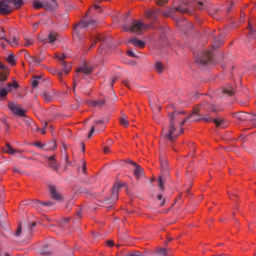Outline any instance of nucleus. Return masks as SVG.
<instances>
[{"label":"nucleus","mask_w":256,"mask_h":256,"mask_svg":"<svg viewBox=\"0 0 256 256\" xmlns=\"http://www.w3.org/2000/svg\"><path fill=\"white\" fill-rule=\"evenodd\" d=\"M223 93L231 96L235 93V87L233 85L229 84L225 88H223Z\"/></svg>","instance_id":"27"},{"label":"nucleus","mask_w":256,"mask_h":256,"mask_svg":"<svg viewBox=\"0 0 256 256\" xmlns=\"http://www.w3.org/2000/svg\"><path fill=\"white\" fill-rule=\"evenodd\" d=\"M160 10L156 9V10H147L146 11V17L148 19H152V21H155V19H157V15H159Z\"/></svg>","instance_id":"21"},{"label":"nucleus","mask_w":256,"mask_h":256,"mask_svg":"<svg viewBox=\"0 0 256 256\" xmlns=\"http://www.w3.org/2000/svg\"><path fill=\"white\" fill-rule=\"evenodd\" d=\"M206 109H210L213 113H217V106L215 104H209L204 103L198 108H195L193 112L186 117L181 123L180 127H183L189 120L195 122V121H205L206 123H214L216 127H221V129H225V119L223 118H216L212 119L211 117L205 116L203 114V111H206Z\"/></svg>","instance_id":"1"},{"label":"nucleus","mask_w":256,"mask_h":256,"mask_svg":"<svg viewBox=\"0 0 256 256\" xmlns=\"http://www.w3.org/2000/svg\"><path fill=\"white\" fill-rule=\"evenodd\" d=\"M177 115H185V112H173L169 115L170 126L165 137L168 141H171V143H173V141L183 133V129H181L180 132H177V128H175V119H177Z\"/></svg>","instance_id":"2"},{"label":"nucleus","mask_w":256,"mask_h":256,"mask_svg":"<svg viewBox=\"0 0 256 256\" xmlns=\"http://www.w3.org/2000/svg\"><path fill=\"white\" fill-rule=\"evenodd\" d=\"M42 41H46V43H49L50 45H54L56 41H59V34L57 32L52 31L48 34L47 39Z\"/></svg>","instance_id":"14"},{"label":"nucleus","mask_w":256,"mask_h":256,"mask_svg":"<svg viewBox=\"0 0 256 256\" xmlns=\"http://www.w3.org/2000/svg\"><path fill=\"white\" fill-rule=\"evenodd\" d=\"M176 11H179L180 13H189V8L187 6H178L176 7Z\"/></svg>","instance_id":"35"},{"label":"nucleus","mask_w":256,"mask_h":256,"mask_svg":"<svg viewBox=\"0 0 256 256\" xmlns=\"http://www.w3.org/2000/svg\"><path fill=\"white\" fill-rule=\"evenodd\" d=\"M103 152H104V153H109V147H104V148H103Z\"/></svg>","instance_id":"62"},{"label":"nucleus","mask_w":256,"mask_h":256,"mask_svg":"<svg viewBox=\"0 0 256 256\" xmlns=\"http://www.w3.org/2000/svg\"><path fill=\"white\" fill-rule=\"evenodd\" d=\"M41 254H42V255H51V249H49V246H45V247L41 250Z\"/></svg>","instance_id":"37"},{"label":"nucleus","mask_w":256,"mask_h":256,"mask_svg":"<svg viewBox=\"0 0 256 256\" xmlns=\"http://www.w3.org/2000/svg\"><path fill=\"white\" fill-rule=\"evenodd\" d=\"M7 61L8 63H10V65H15L17 63V61L15 60V56L13 54H10L7 57Z\"/></svg>","instance_id":"36"},{"label":"nucleus","mask_w":256,"mask_h":256,"mask_svg":"<svg viewBox=\"0 0 256 256\" xmlns=\"http://www.w3.org/2000/svg\"><path fill=\"white\" fill-rule=\"evenodd\" d=\"M249 29H250V35H255V30H253V27L251 24H249Z\"/></svg>","instance_id":"54"},{"label":"nucleus","mask_w":256,"mask_h":256,"mask_svg":"<svg viewBox=\"0 0 256 256\" xmlns=\"http://www.w3.org/2000/svg\"><path fill=\"white\" fill-rule=\"evenodd\" d=\"M127 163H129L130 165H133V167H135V165H137V163L133 162V160H128Z\"/></svg>","instance_id":"60"},{"label":"nucleus","mask_w":256,"mask_h":256,"mask_svg":"<svg viewBox=\"0 0 256 256\" xmlns=\"http://www.w3.org/2000/svg\"><path fill=\"white\" fill-rule=\"evenodd\" d=\"M97 21L90 20V21H81L79 24L75 27V36L79 41H82L83 36H81V33H83V29H87V27H91V25H95Z\"/></svg>","instance_id":"6"},{"label":"nucleus","mask_w":256,"mask_h":256,"mask_svg":"<svg viewBox=\"0 0 256 256\" xmlns=\"http://www.w3.org/2000/svg\"><path fill=\"white\" fill-rule=\"evenodd\" d=\"M101 123H109V119H98V120H95V125H99Z\"/></svg>","instance_id":"43"},{"label":"nucleus","mask_w":256,"mask_h":256,"mask_svg":"<svg viewBox=\"0 0 256 256\" xmlns=\"http://www.w3.org/2000/svg\"><path fill=\"white\" fill-rule=\"evenodd\" d=\"M41 97L46 103H51V101H53V96H51V94H49L48 92H43L41 94Z\"/></svg>","instance_id":"30"},{"label":"nucleus","mask_w":256,"mask_h":256,"mask_svg":"<svg viewBox=\"0 0 256 256\" xmlns=\"http://www.w3.org/2000/svg\"><path fill=\"white\" fill-rule=\"evenodd\" d=\"M55 156L48 157V163H55Z\"/></svg>","instance_id":"48"},{"label":"nucleus","mask_w":256,"mask_h":256,"mask_svg":"<svg viewBox=\"0 0 256 256\" xmlns=\"http://www.w3.org/2000/svg\"><path fill=\"white\" fill-rule=\"evenodd\" d=\"M131 15V13L127 12L124 16V23H127V18H129V16Z\"/></svg>","instance_id":"55"},{"label":"nucleus","mask_w":256,"mask_h":256,"mask_svg":"<svg viewBox=\"0 0 256 256\" xmlns=\"http://www.w3.org/2000/svg\"><path fill=\"white\" fill-rule=\"evenodd\" d=\"M235 118L238 119V121H249L252 127H256V112L253 114L239 112L235 114Z\"/></svg>","instance_id":"9"},{"label":"nucleus","mask_w":256,"mask_h":256,"mask_svg":"<svg viewBox=\"0 0 256 256\" xmlns=\"http://www.w3.org/2000/svg\"><path fill=\"white\" fill-rule=\"evenodd\" d=\"M116 81H117V77L112 78L111 87H113V85H115Z\"/></svg>","instance_id":"57"},{"label":"nucleus","mask_w":256,"mask_h":256,"mask_svg":"<svg viewBox=\"0 0 256 256\" xmlns=\"http://www.w3.org/2000/svg\"><path fill=\"white\" fill-rule=\"evenodd\" d=\"M13 89H19V84L17 81H13V83H7L6 88L5 87H0V100L5 99Z\"/></svg>","instance_id":"10"},{"label":"nucleus","mask_w":256,"mask_h":256,"mask_svg":"<svg viewBox=\"0 0 256 256\" xmlns=\"http://www.w3.org/2000/svg\"><path fill=\"white\" fill-rule=\"evenodd\" d=\"M21 233H23V230L21 229V224H19L15 232V237H21Z\"/></svg>","instance_id":"41"},{"label":"nucleus","mask_w":256,"mask_h":256,"mask_svg":"<svg viewBox=\"0 0 256 256\" xmlns=\"http://www.w3.org/2000/svg\"><path fill=\"white\" fill-rule=\"evenodd\" d=\"M223 45V40H221V37L219 38H214L213 43H212V48L213 49H219Z\"/></svg>","instance_id":"28"},{"label":"nucleus","mask_w":256,"mask_h":256,"mask_svg":"<svg viewBox=\"0 0 256 256\" xmlns=\"http://www.w3.org/2000/svg\"><path fill=\"white\" fill-rule=\"evenodd\" d=\"M86 105H89V107H99V109H103L105 105H107V101L105 99H98V100H86Z\"/></svg>","instance_id":"12"},{"label":"nucleus","mask_w":256,"mask_h":256,"mask_svg":"<svg viewBox=\"0 0 256 256\" xmlns=\"http://www.w3.org/2000/svg\"><path fill=\"white\" fill-rule=\"evenodd\" d=\"M0 69L2 71H7V66L3 65V63L0 62Z\"/></svg>","instance_id":"52"},{"label":"nucleus","mask_w":256,"mask_h":256,"mask_svg":"<svg viewBox=\"0 0 256 256\" xmlns=\"http://www.w3.org/2000/svg\"><path fill=\"white\" fill-rule=\"evenodd\" d=\"M11 3L16 9L23 5V0H4L0 2V14L9 15L13 12V8L9 5Z\"/></svg>","instance_id":"4"},{"label":"nucleus","mask_w":256,"mask_h":256,"mask_svg":"<svg viewBox=\"0 0 256 256\" xmlns=\"http://www.w3.org/2000/svg\"><path fill=\"white\" fill-rule=\"evenodd\" d=\"M29 128L31 129V131H39V127H37V124H35V122H32Z\"/></svg>","instance_id":"42"},{"label":"nucleus","mask_w":256,"mask_h":256,"mask_svg":"<svg viewBox=\"0 0 256 256\" xmlns=\"http://www.w3.org/2000/svg\"><path fill=\"white\" fill-rule=\"evenodd\" d=\"M93 133H95V126L91 127L90 132L88 134V139H91L93 137Z\"/></svg>","instance_id":"45"},{"label":"nucleus","mask_w":256,"mask_h":256,"mask_svg":"<svg viewBox=\"0 0 256 256\" xmlns=\"http://www.w3.org/2000/svg\"><path fill=\"white\" fill-rule=\"evenodd\" d=\"M93 71V68L88 65H84L77 70V73H83L84 75H89Z\"/></svg>","instance_id":"24"},{"label":"nucleus","mask_w":256,"mask_h":256,"mask_svg":"<svg viewBox=\"0 0 256 256\" xmlns=\"http://www.w3.org/2000/svg\"><path fill=\"white\" fill-rule=\"evenodd\" d=\"M0 256H11V254L7 253V252H1L0 251Z\"/></svg>","instance_id":"59"},{"label":"nucleus","mask_w":256,"mask_h":256,"mask_svg":"<svg viewBox=\"0 0 256 256\" xmlns=\"http://www.w3.org/2000/svg\"><path fill=\"white\" fill-rule=\"evenodd\" d=\"M55 149H57V143L55 141H50L44 145V151H55Z\"/></svg>","instance_id":"26"},{"label":"nucleus","mask_w":256,"mask_h":256,"mask_svg":"<svg viewBox=\"0 0 256 256\" xmlns=\"http://www.w3.org/2000/svg\"><path fill=\"white\" fill-rule=\"evenodd\" d=\"M41 83H43V77H41V76H34V78L32 80V87L34 89H36V87H39V85H41Z\"/></svg>","instance_id":"25"},{"label":"nucleus","mask_w":256,"mask_h":256,"mask_svg":"<svg viewBox=\"0 0 256 256\" xmlns=\"http://www.w3.org/2000/svg\"><path fill=\"white\" fill-rule=\"evenodd\" d=\"M7 77H9V72L8 71H2L0 73V81H1V83H5V81L7 80Z\"/></svg>","instance_id":"34"},{"label":"nucleus","mask_w":256,"mask_h":256,"mask_svg":"<svg viewBox=\"0 0 256 256\" xmlns=\"http://www.w3.org/2000/svg\"><path fill=\"white\" fill-rule=\"evenodd\" d=\"M48 189L54 201H63V196L61 195V193H59V191H57V187H55L54 185H50L48 186Z\"/></svg>","instance_id":"13"},{"label":"nucleus","mask_w":256,"mask_h":256,"mask_svg":"<svg viewBox=\"0 0 256 256\" xmlns=\"http://www.w3.org/2000/svg\"><path fill=\"white\" fill-rule=\"evenodd\" d=\"M134 175L136 179H141L145 175V172L143 171V168L139 166V164H135L134 166Z\"/></svg>","instance_id":"17"},{"label":"nucleus","mask_w":256,"mask_h":256,"mask_svg":"<svg viewBox=\"0 0 256 256\" xmlns=\"http://www.w3.org/2000/svg\"><path fill=\"white\" fill-rule=\"evenodd\" d=\"M125 87H128V89L131 87V83L128 80L124 81Z\"/></svg>","instance_id":"53"},{"label":"nucleus","mask_w":256,"mask_h":256,"mask_svg":"<svg viewBox=\"0 0 256 256\" xmlns=\"http://www.w3.org/2000/svg\"><path fill=\"white\" fill-rule=\"evenodd\" d=\"M128 55H129V57H134V58H137V57H139V52H135V51H133V50H128Z\"/></svg>","instance_id":"39"},{"label":"nucleus","mask_w":256,"mask_h":256,"mask_svg":"<svg viewBox=\"0 0 256 256\" xmlns=\"http://www.w3.org/2000/svg\"><path fill=\"white\" fill-rule=\"evenodd\" d=\"M90 41L92 43L90 45V49H93V47H95V45H97V41H101V42L105 43L107 41V38L101 37L99 35H91L90 36Z\"/></svg>","instance_id":"15"},{"label":"nucleus","mask_w":256,"mask_h":256,"mask_svg":"<svg viewBox=\"0 0 256 256\" xmlns=\"http://www.w3.org/2000/svg\"><path fill=\"white\" fill-rule=\"evenodd\" d=\"M35 222L31 223L30 226L28 228H26V230H24L23 232V236L25 237H30L31 233H32V229L33 227H35Z\"/></svg>","instance_id":"31"},{"label":"nucleus","mask_w":256,"mask_h":256,"mask_svg":"<svg viewBox=\"0 0 256 256\" xmlns=\"http://www.w3.org/2000/svg\"><path fill=\"white\" fill-rule=\"evenodd\" d=\"M160 163L162 168V174L159 176L158 179V187L161 191H163V189H165L164 183L169 177V167L167 161H165L164 159H160Z\"/></svg>","instance_id":"5"},{"label":"nucleus","mask_w":256,"mask_h":256,"mask_svg":"<svg viewBox=\"0 0 256 256\" xmlns=\"http://www.w3.org/2000/svg\"><path fill=\"white\" fill-rule=\"evenodd\" d=\"M107 145H113V140L109 139V140L107 141Z\"/></svg>","instance_id":"64"},{"label":"nucleus","mask_w":256,"mask_h":256,"mask_svg":"<svg viewBox=\"0 0 256 256\" xmlns=\"http://www.w3.org/2000/svg\"><path fill=\"white\" fill-rule=\"evenodd\" d=\"M1 39L6 41L11 47H17V45H19V38L16 36H12L11 39H7V37H2Z\"/></svg>","instance_id":"18"},{"label":"nucleus","mask_w":256,"mask_h":256,"mask_svg":"<svg viewBox=\"0 0 256 256\" xmlns=\"http://www.w3.org/2000/svg\"><path fill=\"white\" fill-rule=\"evenodd\" d=\"M155 70L157 71V73L161 74V73H163V71H165V66H163V63H161V62H156Z\"/></svg>","instance_id":"32"},{"label":"nucleus","mask_w":256,"mask_h":256,"mask_svg":"<svg viewBox=\"0 0 256 256\" xmlns=\"http://www.w3.org/2000/svg\"><path fill=\"white\" fill-rule=\"evenodd\" d=\"M22 117H23L21 119L22 125H24L25 127H28V129H29V127H31V123H33L32 119L29 117H25V115Z\"/></svg>","instance_id":"29"},{"label":"nucleus","mask_w":256,"mask_h":256,"mask_svg":"<svg viewBox=\"0 0 256 256\" xmlns=\"http://www.w3.org/2000/svg\"><path fill=\"white\" fill-rule=\"evenodd\" d=\"M49 166L51 167V169H53L54 171H59V166L57 165V161L54 162H49Z\"/></svg>","instance_id":"38"},{"label":"nucleus","mask_w":256,"mask_h":256,"mask_svg":"<svg viewBox=\"0 0 256 256\" xmlns=\"http://www.w3.org/2000/svg\"><path fill=\"white\" fill-rule=\"evenodd\" d=\"M107 245H108V247H113V245H114L113 240H108Z\"/></svg>","instance_id":"56"},{"label":"nucleus","mask_w":256,"mask_h":256,"mask_svg":"<svg viewBox=\"0 0 256 256\" xmlns=\"http://www.w3.org/2000/svg\"><path fill=\"white\" fill-rule=\"evenodd\" d=\"M33 43L32 39H26V43L24 44V47H29Z\"/></svg>","instance_id":"47"},{"label":"nucleus","mask_w":256,"mask_h":256,"mask_svg":"<svg viewBox=\"0 0 256 256\" xmlns=\"http://www.w3.org/2000/svg\"><path fill=\"white\" fill-rule=\"evenodd\" d=\"M35 147H39L40 149H43V147H45V145H42L41 142H36Z\"/></svg>","instance_id":"51"},{"label":"nucleus","mask_w":256,"mask_h":256,"mask_svg":"<svg viewBox=\"0 0 256 256\" xmlns=\"http://www.w3.org/2000/svg\"><path fill=\"white\" fill-rule=\"evenodd\" d=\"M94 9H95L96 11H99V13H101V6H99V5H94Z\"/></svg>","instance_id":"58"},{"label":"nucleus","mask_w":256,"mask_h":256,"mask_svg":"<svg viewBox=\"0 0 256 256\" xmlns=\"http://www.w3.org/2000/svg\"><path fill=\"white\" fill-rule=\"evenodd\" d=\"M45 129H47V122H44V128L40 130V133H42V135H45Z\"/></svg>","instance_id":"49"},{"label":"nucleus","mask_w":256,"mask_h":256,"mask_svg":"<svg viewBox=\"0 0 256 256\" xmlns=\"http://www.w3.org/2000/svg\"><path fill=\"white\" fill-rule=\"evenodd\" d=\"M33 7L34 9H43V3L35 1Z\"/></svg>","instance_id":"40"},{"label":"nucleus","mask_w":256,"mask_h":256,"mask_svg":"<svg viewBox=\"0 0 256 256\" xmlns=\"http://www.w3.org/2000/svg\"><path fill=\"white\" fill-rule=\"evenodd\" d=\"M198 9H203V2H198Z\"/></svg>","instance_id":"61"},{"label":"nucleus","mask_w":256,"mask_h":256,"mask_svg":"<svg viewBox=\"0 0 256 256\" xmlns=\"http://www.w3.org/2000/svg\"><path fill=\"white\" fill-rule=\"evenodd\" d=\"M124 186L122 183H117L114 185L112 189V197L113 199H117L119 197V189H121Z\"/></svg>","instance_id":"22"},{"label":"nucleus","mask_w":256,"mask_h":256,"mask_svg":"<svg viewBox=\"0 0 256 256\" xmlns=\"http://www.w3.org/2000/svg\"><path fill=\"white\" fill-rule=\"evenodd\" d=\"M57 59L61 62V65L64 67L63 70L56 69L54 71V75H58V77H63V73L69 75L71 71V64L65 62V55H57Z\"/></svg>","instance_id":"8"},{"label":"nucleus","mask_w":256,"mask_h":256,"mask_svg":"<svg viewBox=\"0 0 256 256\" xmlns=\"http://www.w3.org/2000/svg\"><path fill=\"white\" fill-rule=\"evenodd\" d=\"M82 173H87V165L85 162H82V168H81Z\"/></svg>","instance_id":"46"},{"label":"nucleus","mask_w":256,"mask_h":256,"mask_svg":"<svg viewBox=\"0 0 256 256\" xmlns=\"http://www.w3.org/2000/svg\"><path fill=\"white\" fill-rule=\"evenodd\" d=\"M13 171H14V173H19L20 175H23V172L21 170H19V168H17V167H14Z\"/></svg>","instance_id":"50"},{"label":"nucleus","mask_w":256,"mask_h":256,"mask_svg":"<svg viewBox=\"0 0 256 256\" xmlns=\"http://www.w3.org/2000/svg\"><path fill=\"white\" fill-rule=\"evenodd\" d=\"M8 109L14 113V115H18V117H25V110L19 106V104L9 102Z\"/></svg>","instance_id":"11"},{"label":"nucleus","mask_w":256,"mask_h":256,"mask_svg":"<svg viewBox=\"0 0 256 256\" xmlns=\"http://www.w3.org/2000/svg\"><path fill=\"white\" fill-rule=\"evenodd\" d=\"M26 52V59L29 61V63H35V65H39L41 61H43V58H37L36 56H31L29 53H27V50H23Z\"/></svg>","instance_id":"16"},{"label":"nucleus","mask_w":256,"mask_h":256,"mask_svg":"<svg viewBox=\"0 0 256 256\" xmlns=\"http://www.w3.org/2000/svg\"><path fill=\"white\" fill-rule=\"evenodd\" d=\"M169 0H156L157 5H167Z\"/></svg>","instance_id":"44"},{"label":"nucleus","mask_w":256,"mask_h":256,"mask_svg":"<svg viewBox=\"0 0 256 256\" xmlns=\"http://www.w3.org/2000/svg\"><path fill=\"white\" fill-rule=\"evenodd\" d=\"M103 45H101L99 48H98V53H100L101 54V52L103 51Z\"/></svg>","instance_id":"63"},{"label":"nucleus","mask_w":256,"mask_h":256,"mask_svg":"<svg viewBox=\"0 0 256 256\" xmlns=\"http://www.w3.org/2000/svg\"><path fill=\"white\" fill-rule=\"evenodd\" d=\"M128 43H132V45H134V47H139V49L145 48V42H143L135 37L130 39L128 41Z\"/></svg>","instance_id":"20"},{"label":"nucleus","mask_w":256,"mask_h":256,"mask_svg":"<svg viewBox=\"0 0 256 256\" xmlns=\"http://www.w3.org/2000/svg\"><path fill=\"white\" fill-rule=\"evenodd\" d=\"M150 25L143 23L141 20H132L129 25L124 24L122 26L124 31H129L130 33H135V35H141L145 29H149Z\"/></svg>","instance_id":"3"},{"label":"nucleus","mask_w":256,"mask_h":256,"mask_svg":"<svg viewBox=\"0 0 256 256\" xmlns=\"http://www.w3.org/2000/svg\"><path fill=\"white\" fill-rule=\"evenodd\" d=\"M34 205H36V207H53L55 205V203H53L51 201L43 202V201L35 200Z\"/></svg>","instance_id":"23"},{"label":"nucleus","mask_w":256,"mask_h":256,"mask_svg":"<svg viewBox=\"0 0 256 256\" xmlns=\"http://www.w3.org/2000/svg\"><path fill=\"white\" fill-rule=\"evenodd\" d=\"M4 153H7L8 155H15V153H18L19 155H21V153H23V151L13 149V147H11V144L8 143V144H6Z\"/></svg>","instance_id":"19"},{"label":"nucleus","mask_w":256,"mask_h":256,"mask_svg":"<svg viewBox=\"0 0 256 256\" xmlns=\"http://www.w3.org/2000/svg\"><path fill=\"white\" fill-rule=\"evenodd\" d=\"M120 125H122L123 127H129V121H127V115H123L120 118Z\"/></svg>","instance_id":"33"},{"label":"nucleus","mask_w":256,"mask_h":256,"mask_svg":"<svg viewBox=\"0 0 256 256\" xmlns=\"http://www.w3.org/2000/svg\"><path fill=\"white\" fill-rule=\"evenodd\" d=\"M196 63L202 66L213 63V52L211 50L203 52L200 56L196 57Z\"/></svg>","instance_id":"7"}]
</instances>
